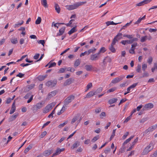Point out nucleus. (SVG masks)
<instances>
[{"mask_svg": "<svg viewBox=\"0 0 157 157\" xmlns=\"http://www.w3.org/2000/svg\"><path fill=\"white\" fill-rule=\"evenodd\" d=\"M86 3V2H78L75 4L70 5L66 6L67 9L68 10H71L77 9L79 6Z\"/></svg>", "mask_w": 157, "mask_h": 157, "instance_id": "obj_1", "label": "nucleus"}, {"mask_svg": "<svg viewBox=\"0 0 157 157\" xmlns=\"http://www.w3.org/2000/svg\"><path fill=\"white\" fill-rule=\"evenodd\" d=\"M44 103V101H41L39 103H37L33 107V110L35 112H36L38 109H40L43 107Z\"/></svg>", "mask_w": 157, "mask_h": 157, "instance_id": "obj_2", "label": "nucleus"}, {"mask_svg": "<svg viewBox=\"0 0 157 157\" xmlns=\"http://www.w3.org/2000/svg\"><path fill=\"white\" fill-rule=\"evenodd\" d=\"M75 96L73 95H71L67 98L64 100V103L65 105H67L69 103L75 99Z\"/></svg>", "mask_w": 157, "mask_h": 157, "instance_id": "obj_3", "label": "nucleus"}, {"mask_svg": "<svg viewBox=\"0 0 157 157\" xmlns=\"http://www.w3.org/2000/svg\"><path fill=\"white\" fill-rule=\"evenodd\" d=\"M138 40V39L137 38L135 37L129 40H123L121 43L122 44L125 45L127 44H132L134 41H137Z\"/></svg>", "mask_w": 157, "mask_h": 157, "instance_id": "obj_4", "label": "nucleus"}, {"mask_svg": "<svg viewBox=\"0 0 157 157\" xmlns=\"http://www.w3.org/2000/svg\"><path fill=\"white\" fill-rule=\"evenodd\" d=\"M57 83V81L56 80H54L53 81L50 80L48 81L46 83V86H48L50 87H54L56 84Z\"/></svg>", "mask_w": 157, "mask_h": 157, "instance_id": "obj_5", "label": "nucleus"}, {"mask_svg": "<svg viewBox=\"0 0 157 157\" xmlns=\"http://www.w3.org/2000/svg\"><path fill=\"white\" fill-rule=\"evenodd\" d=\"M125 78L124 75H121L118 77L112 80L111 83L113 84H116Z\"/></svg>", "mask_w": 157, "mask_h": 157, "instance_id": "obj_6", "label": "nucleus"}, {"mask_svg": "<svg viewBox=\"0 0 157 157\" xmlns=\"http://www.w3.org/2000/svg\"><path fill=\"white\" fill-rule=\"evenodd\" d=\"M122 34L121 33H118L117 35L114 37L113 40V42L116 43L118 42L120 39H122Z\"/></svg>", "mask_w": 157, "mask_h": 157, "instance_id": "obj_7", "label": "nucleus"}, {"mask_svg": "<svg viewBox=\"0 0 157 157\" xmlns=\"http://www.w3.org/2000/svg\"><path fill=\"white\" fill-rule=\"evenodd\" d=\"M74 81V79L73 78H70L65 81L63 83L64 86H68L71 84Z\"/></svg>", "mask_w": 157, "mask_h": 157, "instance_id": "obj_8", "label": "nucleus"}, {"mask_svg": "<svg viewBox=\"0 0 157 157\" xmlns=\"http://www.w3.org/2000/svg\"><path fill=\"white\" fill-rule=\"evenodd\" d=\"M53 106L52 104H50L46 106L44 109L43 112L47 113L50 111L53 108Z\"/></svg>", "mask_w": 157, "mask_h": 157, "instance_id": "obj_9", "label": "nucleus"}, {"mask_svg": "<svg viewBox=\"0 0 157 157\" xmlns=\"http://www.w3.org/2000/svg\"><path fill=\"white\" fill-rule=\"evenodd\" d=\"M30 96V98L27 101V102L28 103H29L33 100V95H31V94L29 93L27 94L24 97V98H25V99H27L29 98Z\"/></svg>", "mask_w": 157, "mask_h": 157, "instance_id": "obj_10", "label": "nucleus"}, {"mask_svg": "<svg viewBox=\"0 0 157 157\" xmlns=\"http://www.w3.org/2000/svg\"><path fill=\"white\" fill-rule=\"evenodd\" d=\"M99 55V53L92 55L90 56V59L92 61L96 60L98 59Z\"/></svg>", "mask_w": 157, "mask_h": 157, "instance_id": "obj_11", "label": "nucleus"}, {"mask_svg": "<svg viewBox=\"0 0 157 157\" xmlns=\"http://www.w3.org/2000/svg\"><path fill=\"white\" fill-rule=\"evenodd\" d=\"M116 43L113 42L112 41V43L110 46L109 47V48L110 51L113 53H114L116 52V49L114 48L113 46Z\"/></svg>", "mask_w": 157, "mask_h": 157, "instance_id": "obj_12", "label": "nucleus"}, {"mask_svg": "<svg viewBox=\"0 0 157 157\" xmlns=\"http://www.w3.org/2000/svg\"><path fill=\"white\" fill-rule=\"evenodd\" d=\"M64 148H62L61 149L59 148H57V150L56 151V152L53 153L52 156H54L56 155H57L59 154L61 151H63L64 150Z\"/></svg>", "mask_w": 157, "mask_h": 157, "instance_id": "obj_13", "label": "nucleus"}, {"mask_svg": "<svg viewBox=\"0 0 157 157\" xmlns=\"http://www.w3.org/2000/svg\"><path fill=\"white\" fill-rule=\"evenodd\" d=\"M52 150H48L45 151L43 153V154L45 156H48L52 153Z\"/></svg>", "mask_w": 157, "mask_h": 157, "instance_id": "obj_14", "label": "nucleus"}, {"mask_svg": "<svg viewBox=\"0 0 157 157\" xmlns=\"http://www.w3.org/2000/svg\"><path fill=\"white\" fill-rule=\"evenodd\" d=\"M57 92L56 90H55L54 91L50 92L48 95V99L51 98L52 97L55 96Z\"/></svg>", "mask_w": 157, "mask_h": 157, "instance_id": "obj_15", "label": "nucleus"}, {"mask_svg": "<svg viewBox=\"0 0 157 157\" xmlns=\"http://www.w3.org/2000/svg\"><path fill=\"white\" fill-rule=\"evenodd\" d=\"M15 102L14 101L13 103L11 109L10 110V114H12L14 113L16 110V107L15 105Z\"/></svg>", "mask_w": 157, "mask_h": 157, "instance_id": "obj_16", "label": "nucleus"}, {"mask_svg": "<svg viewBox=\"0 0 157 157\" xmlns=\"http://www.w3.org/2000/svg\"><path fill=\"white\" fill-rule=\"evenodd\" d=\"M154 105L151 103H149L146 104L144 106L145 108H146L147 110L149 109H151L153 108Z\"/></svg>", "mask_w": 157, "mask_h": 157, "instance_id": "obj_17", "label": "nucleus"}, {"mask_svg": "<svg viewBox=\"0 0 157 157\" xmlns=\"http://www.w3.org/2000/svg\"><path fill=\"white\" fill-rule=\"evenodd\" d=\"M80 142L78 141H76L74 143L71 147L72 149H74L75 148H76L79 146L80 145Z\"/></svg>", "mask_w": 157, "mask_h": 157, "instance_id": "obj_18", "label": "nucleus"}, {"mask_svg": "<svg viewBox=\"0 0 157 157\" xmlns=\"http://www.w3.org/2000/svg\"><path fill=\"white\" fill-rule=\"evenodd\" d=\"M95 95V94L94 91H91L87 94L85 98H90Z\"/></svg>", "mask_w": 157, "mask_h": 157, "instance_id": "obj_19", "label": "nucleus"}, {"mask_svg": "<svg viewBox=\"0 0 157 157\" xmlns=\"http://www.w3.org/2000/svg\"><path fill=\"white\" fill-rule=\"evenodd\" d=\"M65 30V27H63L59 30V33H57V36L62 35L64 33Z\"/></svg>", "mask_w": 157, "mask_h": 157, "instance_id": "obj_20", "label": "nucleus"}, {"mask_svg": "<svg viewBox=\"0 0 157 157\" xmlns=\"http://www.w3.org/2000/svg\"><path fill=\"white\" fill-rule=\"evenodd\" d=\"M121 22H118L117 23H114L113 21H108L106 22V24L107 26H109V25H116L118 24L121 23Z\"/></svg>", "mask_w": 157, "mask_h": 157, "instance_id": "obj_21", "label": "nucleus"}, {"mask_svg": "<svg viewBox=\"0 0 157 157\" xmlns=\"http://www.w3.org/2000/svg\"><path fill=\"white\" fill-rule=\"evenodd\" d=\"M85 67L87 71H90L92 70L93 67L91 65H86L85 66Z\"/></svg>", "mask_w": 157, "mask_h": 157, "instance_id": "obj_22", "label": "nucleus"}, {"mask_svg": "<svg viewBox=\"0 0 157 157\" xmlns=\"http://www.w3.org/2000/svg\"><path fill=\"white\" fill-rule=\"evenodd\" d=\"M41 3L42 5L45 7L47 8L48 7V5L47 3L46 0H41Z\"/></svg>", "mask_w": 157, "mask_h": 157, "instance_id": "obj_23", "label": "nucleus"}, {"mask_svg": "<svg viewBox=\"0 0 157 157\" xmlns=\"http://www.w3.org/2000/svg\"><path fill=\"white\" fill-rule=\"evenodd\" d=\"M117 100V98H113L109 100L108 101V102L110 104H112L116 102Z\"/></svg>", "mask_w": 157, "mask_h": 157, "instance_id": "obj_24", "label": "nucleus"}, {"mask_svg": "<svg viewBox=\"0 0 157 157\" xmlns=\"http://www.w3.org/2000/svg\"><path fill=\"white\" fill-rule=\"evenodd\" d=\"M55 9L58 13H59L60 12V9L59 6L56 3L55 4Z\"/></svg>", "mask_w": 157, "mask_h": 157, "instance_id": "obj_25", "label": "nucleus"}, {"mask_svg": "<svg viewBox=\"0 0 157 157\" xmlns=\"http://www.w3.org/2000/svg\"><path fill=\"white\" fill-rule=\"evenodd\" d=\"M76 26H75L74 27H73L72 28L71 30L68 32V34L69 35H71L73 33L75 32L76 31H77V30H76Z\"/></svg>", "mask_w": 157, "mask_h": 157, "instance_id": "obj_26", "label": "nucleus"}, {"mask_svg": "<svg viewBox=\"0 0 157 157\" xmlns=\"http://www.w3.org/2000/svg\"><path fill=\"white\" fill-rule=\"evenodd\" d=\"M32 147V146L31 145H29V146L26 148L24 150V153L26 154L31 149Z\"/></svg>", "mask_w": 157, "mask_h": 157, "instance_id": "obj_27", "label": "nucleus"}, {"mask_svg": "<svg viewBox=\"0 0 157 157\" xmlns=\"http://www.w3.org/2000/svg\"><path fill=\"white\" fill-rule=\"evenodd\" d=\"M80 63V60L78 59H77L75 60V61L74 66L75 67H77L78 65H79Z\"/></svg>", "mask_w": 157, "mask_h": 157, "instance_id": "obj_28", "label": "nucleus"}, {"mask_svg": "<svg viewBox=\"0 0 157 157\" xmlns=\"http://www.w3.org/2000/svg\"><path fill=\"white\" fill-rule=\"evenodd\" d=\"M102 90V88L101 87H100L98 88L97 90L95 91H94L95 95L100 93Z\"/></svg>", "mask_w": 157, "mask_h": 157, "instance_id": "obj_29", "label": "nucleus"}, {"mask_svg": "<svg viewBox=\"0 0 157 157\" xmlns=\"http://www.w3.org/2000/svg\"><path fill=\"white\" fill-rule=\"evenodd\" d=\"M18 116L17 114L16 115H13L12 116L10 117L9 118L10 121H13L15 120L17 117Z\"/></svg>", "mask_w": 157, "mask_h": 157, "instance_id": "obj_30", "label": "nucleus"}, {"mask_svg": "<svg viewBox=\"0 0 157 157\" xmlns=\"http://www.w3.org/2000/svg\"><path fill=\"white\" fill-rule=\"evenodd\" d=\"M46 76H43V75H40L37 78L40 81H42L46 77Z\"/></svg>", "mask_w": 157, "mask_h": 157, "instance_id": "obj_31", "label": "nucleus"}, {"mask_svg": "<svg viewBox=\"0 0 157 157\" xmlns=\"http://www.w3.org/2000/svg\"><path fill=\"white\" fill-rule=\"evenodd\" d=\"M149 151L147 149V148H146L145 147V148L144 149L143 151L142 152V155H145L147 154L149 152Z\"/></svg>", "mask_w": 157, "mask_h": 157, "instance_id": "obj_32", "label": "nucleus"}, {"mask_svg": "<svg viewBox=\"0 0 157 157\" xmlns=\"http://www.w3.org/2000/svg\"><path fill=\"white\" fill-rule=\"evenodd\" d=\"M10 40L11 42L13 44H16L18 42V40L17 38H12Z\"/></svg>", "mask_w": 157, "mask_h": 157, "instance_id": "obj_33", "label": "nucleus"}, {"mask_svg": "<svg viewBox=\"0 0 157 157\" xmlns=\"http://www.w3.org/2000/svg\"><path fill=\"white\" fill-rule=\"evenodd\" d=\"M134 136H131L129 138H128V139H127L124 143L123 144V145H125L126 144H127L128 142H129L133 138Z\"/></svg>", "mask_w": 157, "mask_h": 157, "instance_id": "obj_34", "label": "nucleus"}, {"mask_svg": "<svg viewBox=\"0 0 157 157\" xmlns=\"http://www.w3.org/2000/svg\"><path fill=\"white\" fill-rule=\"evenodd\" d=\"M146 148L150 151L153 149V146L152 144H150L147 146L146 147Z\"/></svg>", "mask_w": 157, "mask_h": 157, "instance_id": "obj_35", "label": "nucleus"}, {"mask_svg": "<svg viewBox=\"0 0 157 157\" xmlns=\"http://www.w3.org/2000/svg\"><path fill=\"white\" fill-rule=\"evenodd\" d=\"M136 71L139 73H141V66L140 64H138L136 69Z\"/></svg>", "mask_w": 157, "mask_h": 157, "instance_id": "obj_36", "label": "nucleus"}, {"mask_svg": "<svg viewBox=\"0 0 157 157\" xmlns=\"http://www.w3.org/2000/svg\"><path fill=\"white\" fill-rule=\"evenodd\" d=\"M147 38V36H142L141 38L140 42L142 43L145 42Z\"/></svg>", "mask_w": 157, "mask_h": 157, "instance_id": "obj_37", "label": "nucleus"}, {"mask_svg": "<svg viewBox=\"0 0 157 157\" xmlns=\"http://www.w3.org/2000/svg\"><path fill=\"white\" fill-rule=\"evenodd\" d=\"M96 49V48H94L93 49H91L89 50L87 52H88L87 55H89L91 53H94Z\"/></svg>", "mask_w": 157, "mask_h": 157, "instance_id": "obj_38", "label": "nucleus"}, {"mask_svg": "<svg viewBox=\"0 0 157 157\" xmlns=\"http://www.w3.org/2000/svg\"><path fill=\"white\" fill-rule=\"evenodd\" d=\"M41 17H38L35 21L36 24L37 25L40 24L41 22Z\"/></svg>", "mask_w": 157, "mask_h": 157, "instance_id": "obj_39", "label": "nucleus"}, {"mask_svg": "<svg viewBox=\"0 0 157 157\" xmlns=\"http://www.w3.org/2000/svg\"><path fill=\"white\" fill-rule=\"evenodd\" d=\"M67 68H61L59 70L58 72V73H64L65 72V70H66Z\"/></svg>", "mask_w": 157, "mask_h": 157, "instance_id": "obj_40", "label": "nucleus"}, {"mask_svg": "<svg viewBox=\"0 0 157 157\" xmlns=\"http://www.w3.org/2000/svg\"><path fill=\"white\" fill-rule=\"evenodd\" d=\"M34 86L35 84H31L30 85L28 86H27L28 88V91L32 89L34 87Z\"/></svg>", "mask_w": 157, "mask_h": 157, "instance_id": "obj_41", "label": "nucleus"}, {"mask_svg": "<svg viewBox=\"0 0 157 157\" xmlns=\"http://www.w3.org/2000/svg\"><path fill=\"white\" fill-rule=\"evenodd\" d=\"M92 86V84L91 82L89 83L86 86L87 89L86 91H87Z\"/></svg>", "mask_w": 157, "mask_h": 157, "instance_id": "obj_42", "label": "nucleus"}, {"mask_svg": "<svg viewBox=\"0 0 157 157\" xmlns=\"http://www.w3.org/2000/svg\"><path fill=\"white\" fill-rule=\"evenodd\" d=\"M52 61H50L49 62H50V64H49V68H51L52 67H55L56 65V63L55 62H54L52 63H51V62Z\"/></svg>", "mask_w": 157, "mask_h": 157, "instance_id": "obj_43", "label": "nucleus"}, {"mask_svg": "<svg viewBox=\"0 0 157 157\" xmlns=\"http://www.w3.org/2000/svg\"><path fill=\"white\" fill-rule=\"evenodd\" d=\"M147 68V64L144 63H143L142 66V70L144 71H145L146 69Z\"/></svg>", "mask_w": 157, "mask_h": 157, "instance_id": "obj_44", "label": "nucleus"}, {"mask_svg": "<svg viewBox=\"0 0 157 157\" xmlns=\"http://www.w3.org/2000/svg\"><path fill=\"white\" fill-rule=\"evenodd\" d=\"M153 61V59L151 57H150L147 60V63H149V64H150Z\"/></svg>", "mask_w": 157, "mask_h": 157, "instance_id": "obj_45", "label": "nucleus"}, {"mask_svg": "<svg viewBox=\"0 0 157 157\" xmlns=\"http://www.w3.org/2000/svg\"><path fill=\"white\" fill-rule=\"evenodd\" d=\"M67 123V121H65L64 123L63 124H60L58 126V127L59 128H61L62 127H63L65 124H66Z\"/></svg>", "mask_w": 157, "mask_h": 157, "instance_id": "obj_46", "label": "nucleus"}, {"mask_svg": "<svg viewBox=\"0 0 157 157\" xmlns=\"http://www.w3.org/2000/svg\"><path fill=\"white\" fill-rule=\"evenodd\" d=\"M116 88L115 87L109 89V90H108L107 92H113L115 90H116Z\"/></svg>", "mask_w": 157, "mask_h": 157, "instance_id": "obj_47", "label": "nucleus"}, {"mask_svg": "<svg viewBox=\"0 0 157 157\" xmlns=\"http://www.w3.org/2000/svg\"><path fill=\"white\" fill-rule=\"evenodd\" d=\"M106 59H107L109 63H111L112 61L111 58L107 56L104 59V61Z\"/></svg>", "mask_w": 157, "mask_h": 157, "instance_id": "obj_48", "label": "nucleus"}, {"mask_svg": "<svg viewBox=\"0 0 157 157\" xmlns=\"http://www.w3.org/2000/svg\"><path fill=\"white\" fill-rule=\"evenodd\" d=\"M132 116V115H130L129 117H128L124 120V123H126L128 121H129L131 118Z\"/></svg>", "mask_w": 157, "mask_h": 157, "instance_id": "obj_49", "label": "nucleus"}, {"mask_svg": "<svg viewBox=\"0 0 157 157\" xmlns=\"http://www.w3.org/2000/svg\"><path fill=\"white\" fill-rule=\"evenodd\" d=\"M37 42L38 44H41L43 46H44V44L45 43V41L44 40H38Z\"/></svg>", "mask_w": 157, "mask_h": 157, "instance_id": "obj_50", "label": "nucleus"}, {"mask_svg": "<svg viewBox=\"0 0 157 157\" xmlns=\"http://www.w3.org/2000/svg\"><path fill=\"white\" fill-rule=\"evenodd\" d=\"M105 51V48L104 47H102L100 49L99 51L98 52V53H99V54L101 53V52H104Z\"/></svg>", "mask_w": 157, "mask_h": 157, "instance_id": "obj_51", "label": "nucleus"}, {"mask_svg": "<svg viewBox=\"0 0 157 157\" xmlns=\"http://www.w3.org/2000/svg\"><path fill=\"white\" fill-rule=\"evenodd\" d=\"M101 111V109L100 108H98L95 109V112L96 113H99Z\"/></svg>", "mask_w": 157, "mask_h": 157, "instance_id": "obj_52", "label": "nucleus"}, {"mask_svg": "<svg viewBox=\"0 0 157 157\" xmlns=\"http://www.w3.org/2000/svg\"><path fill=\"white\" fill-rule=\"evenodd\" d=\"M110 151V148L109 147H107L104 151V152L105 154H107Z\"/></svg>", "mask_w": 157, "mask_h": 157, "instance_id": "obj_53", "label": "nucleus"}, {"mask_svg": "<svg viewBox=\"0 0 157 157\" xmlns=\"http://www.w3.org/2000/svg\"><path fill=\"white\" fill-rule=\"evenodd\" d=\"M25 75V74L21 73H19L17 75V77H18L20 78H22Z\"/></svg>", "mask_w": 157, "mask_h": 157, "instance_id": "obj_54", "label": "nucleus"}, {"mask_svg": "<svg viewBox=\"0 0 157 157\" xmlns=\"http://www.w3.org/2000/svg\"><path fill=\"white\" fill-rule=\"evenodd\" d=\"M127 100V99L126 98H124V99H122L121 101L120 102H119L118 105H120L121 104L124 102L126 101Z\"/></svg>", "mask_w": 157, "mask_h": 157, "instance_id": "obj_55", "label": "nucleus"}, {"mask_svg": "<svg viewBox=\"0 0 157 157\" xmlns=\"http://www.w3.org/2000/svg\"><path fill=\"white\" fill-rule=\"evenodd\" d=\"M100 118L101 119H103V117H105L106 116V113L105 112H102L100 115Z\"/></svg>", "mask_w": 157, "mask_h": 157, "instance_id": "obj_56", "label": "nucleus"}, {"mask_svg": "<svg viewBox=\"0 0 157 157\" xmlns=\"http://www.w3.org/2000/svg\"><path fill=\"white\" fill-rule=\"evenodd\" d=\"M142 20L141 18H139L138 20L134 23L135 25H138Z\"/></svg>", "mask_w": 157, "mask_h": 157, "instance_id": "obj_57", "label": "nucleus"}, {"mask_svg": "<svg viewBox=\"0 0 157 157\" xmlns=\"http://www.w3.org/2000/svg\"><path fill=\"white\" fill-rule=\"evenodd\" d=\"M138 84V83H134L133 84H132L131 86H130L129 87L131 89H132L135 88L136 86H137V85Z\"/></svg>", "mask_w": 157, "mask_h": 157, "instance_id": "obj_58", "label": "nucleus"}, {"mask_svg": "<svg viewBox=\"0 0 157 157\" xmlns=\"http://www.w3.org/2000/svg\"><path fill=\"white\" fill-rule=\"evenodd\" d=\"M78 119V117H74L72 120L71 121V123L73 124Z\"/></svg>", "mask_w": 157, "mask_h": 157, "instance_id": "obj_59", "label": "nucleus"}, {"mask_svg": "<svg viewBox=\"0 0 157 157\" xmlns=\"http://www.w3.org/2000/svg\"><path fill=\"white\" fill-rule=\"evenodd\" d=\"M99 138L98 136H95L92 140V141L94 142L97 140Z\"/></svg>", "mask_w": 157, "mask_h": 157, "instance_id": "obj_60", "label": "nucleus"}, {"mask_svg": "<svg viewBox=\"0 0 157 157\" xmlns=\"http://www.w3.org/2000/svg\"><path fill=\"white\" fill-rule=\"evenodd\" d=\"M147 119V118L146 117V118H144L142 119L140 121V123H144V122L145 121H146Z\"/></svg>", "mask_w": 157, "mask_h": 157, "instance_id": "obj_61", "label": "nucleus"}, {"mask_svg": "<svg viewBox=\"0 0 157 157\" xmlns=\"http://www.w3.org/2000/svg\"><path fill=\"white\" fill-rule=\"evenodd\" d=\"M143 2H144L143 1L142 2H141L139 3H138L136 4V6H141L144 5V3Z\"/></svg>", "mask_w": 157, "mask_h": 157, "instance_id": "obj_62", "label": "nucleus"}, {"mask_svg": "<svg viewBox=\"0 0 157 157\" xmlns=\"http://www.w3.org/2000/svg\"><path fill=\"white\" fill-rule=\"evenodd\" d=\"M39 54H36L34 56L33 58L35 59H37L39 58Z\"/></svg>", "mask_w": 157, "mask_h": 157, "instance_id": "obj_63", "label": "nucleus"}, {"mask_svg": "<svg viewBox=\"0 0 157 157\" xmlns=\"http://www.w3.org/2000/svg\"><path fill=\"white\" fill-rule=\"evenodd\" d=\"M126 82H124L120 85V86L121 87H125L126 86Z\"/></svg>", "mask_w": 157, "mask_h": 157, "instance_id": "obj_64", "label": "nucleus"}]
</instances>
